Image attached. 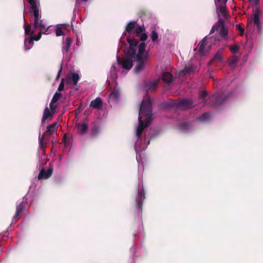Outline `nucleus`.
Returning a JSON list of instances; mask_svg holds the SVG:
<instances>
[{"instance_id": "nucleus-1", "label": "nucleus", "mask_w": 263, "mask_h": 263, "mask_svg": "<svg viewBox=\"0 0 263 263\" xmlns=\"http://www.w3.org/2000/svg\"><path fill=\"white\" fill-rule=\"evenodd\" d=\"M152 102L149 98L144 99L139 112V125L137 129L138 140L141 139L143 131L148 127L152 122Z\"/></svg>"}, {"instance_id": "nucleus-2", "label": "nucleus", "mask_w": 263, "mask_h": 263, "mask_svg": "<svg viewBox=\"0 0 263 263\" xmlns=\"http://www.w3.org/2000/svg\"><path fill=\"white\" fill-rule=\"evenodd\" d=\"M127 41L129 44V48L127 50H124L125 57L121 58L117 57L118 63L123 68L130 70L133 66V62L136 60L137 45L139 41L135 38L127 37Z\"/></svg>"}, {"instance_id": "nucleus-3", "label": "nucleus", "mask_w": 263, "mask_h": 263, "mask_svg": "<svg viewBox=\"0 0 263 263\" xmlns=\"http://www.w3.org/2000/svg\"><path fill=\"white\" fill-rule=\"evenodd\" d=\"M146 44L144 42L141 43L138 46V51L136 56V61L137 62V65L134 70L136 72H139L145 67V63L147 59L146 55H144L145 52Z\"/></svg>"}, {"instance_id": "nucleus-4", "label": "nucleus", "mask_w": 263, "mask_h": 263, "mask_svg": "<svg viewBox=\"0 0 263 263\" xmlns=\"http://www.w3.org/2000/svg\"><path fill=\"white\" fill-rule=\"evenodd\" d=\"M27 198L25 196L24 197L23 201L16 206V212L13 217V222H15L17 221L22 217L24 211L25 206L27 204Z\"/></svg>"}, {"instance_id": "nucleus-5", "label": "nucleus", "mask_w": 263, "mask_h": 263, "mask_svg": "<svg viewBox=\"0 0 263 263\" xmlns=\"http://www.w3.org/2000/svg\"><path fill=\"white\" fill-rule=\"evenodd\" d=\"M145 198V192L143 187H139L135 202L136 208L140 212H142L143 202Z\"/></svg>"}, {"instance_id": "nucleus-6", "label": "nucleus", "mask_w": 263, "mask_h": 263, "mask_svg": "<svg viewBox=\"0 0 263 263\" xmlns=\"http://www.w3.org/2000/svg\"><path fill=\"white\" fill-rule=\"evenodd\" d=\"M227 99V96L223 92L214 94L210 97V100L213 102L211 104L212 106L221 105L226 101Z\"/></svg>"}, {"instance_id": "nucleus-7", "label": "nucleus", "mask_w": 263, "mask_h": 263, "mask_svg": "<svg viewBox=\"0 0 263 263\" xmlns=\"http://www.w3.org/2000/svg\"><path fill=\"white\" fill-rule=\"evenodd\" d=\"M255 2L256 7L253 9V15L252 20L254 23L256 25L257 29L258 31H261V25L259 18L260 10L258 7L259 1H254Z\"/></svg>"}, {"instance_id": "nucleus-8", "label": "nucleus", "mask_w": 263, "mask_h": 263, "mask_svg": "<svg viewBox=\"0 0 263 263\" xmlns=\"http://www.w3.org/2000/svg\"><path fill=\"white\" fill-rule=\"evenodd\" d=\"M33 28L35 29L43 31V33H45L48 30L49 26L44 20L41 19V17H39L37 19L34 20Z\"/></svg>"}, {"instance_id": "nucleus-9", "label": "nucleus", "mask_w": 263, "mask_h": 263, "mask_svg": "<svg viewBox=\"0 0 263 263\" xmlns=\"http://www.w3.org/2000/svg\"><path fill=\"white\" fill-rule=\"evenodd\" d=\"M31 10L32 11L34 19L39 18L40 16V4L39 1H28Z\"/></svg>"}, {"instance_id": "nucleus-10", "label": "nucleus", "mask_w": 263, "mask_h": 263, "mask_svg": "<svg viewBox=\"0 0 263 263\" xmlns=\"http://www.w3.org/2000/svg\"><path fill=\"white\" fill-rule=\"evenodd\" d=\"M31 10L32 11L34 19L39 18L40 16V4L39 1H28Z\"/></svg>"}, {"instance_id": "nucleus-11", "label": "nucleus", "mask_w": 263, "mask_h": 263, "mask_svg": "<svg viewBox=\"0 0 263 263\" xmlns=\"http://www.w3.org/2000/svg\"><path fill=\"white\" fill-rule=\"evenodd\" d=\"M224 21L222 18L219 19V28L220 29V36L224 39V40H227L228 39V29L224 25Z\"/></svg>"}, {"instance_id": "nucleus-12", "label": "nucleus", "mask_w": 263, "mask_h": 263, "mask_svg": "<svg viewBox=\"0 0 263 263\" xmlns=\"http://www.w3.org/2000/svg\"><path fill=\"white\" fill-rule=\"evenodd\" d=\"M222 2V3L217 8L216 11L219 17H220L221 15L224 18H228L229 16L226 8V2L227 1Z\"/></svg>"}, {"instance_id": "nucleus-13", "label": "nucleus", "mask_w": 263, "mask_h": 263, "mask_svg": "<svg viewBox=\"0 0 263 263\" xmlns=\"http://www.w3.org/2000/svg\"><path fill=\"white\" fill-rule=\"evenodd\" d=\"M52 167H50L48 168L47 170H46L45 169L43 168L40 172L37 178L39 180L47 179L52 175Z\"/></svg>"}, {"instance_id": "nucleus-14", "label": "nucleus", "mask_w": 263, "mask_h": 263, "mask_svg": "<svg viewBox=\"0 0 263 263\" xmlns=\"http://www.w3.org/2000/svg\"><path fill=\"white\" fill-rule=\"evenodd\" d=\"M193 106V102L191 100L182 99L179 100V108L184 109H189Z\"/></svg>"}, {"instance_id": "nucleus-15", "label": "nucleus", "mask_w": 263, "mask_h": 263, "mask_svg": "<svg viewBox=\"0 0 263 263\" xmlns=\"http://www.w3.org/2000/svg\"><path fill=\"white\" fill-rule=\"evenodd\" d=\"M72 40L70 37L66 38L64 46L62 48V52L64 55H67L70 51V46L72 44Z\"/></svg>"}, {"instance_id": "nucleus-16", "label": "nucleus", "mask_w": 263, "mask_h": 263, "mask_svg": "<svg viewBox=\"0 0 263 263\" xmlns=\"http://www.w3.org/2000/svg\"><path fill=\"white\" fill-rule=\"evenodd\" d=\"M103 102L100 97H97L96 99L91 101L90 107L97 109H100L102 107Z\"/></svg>"}, {"instance_id": "nucleus-17", "label": "nucleus", "mask_w": 263, "mask_h": 263, "mask_svg": "<svg viewBox=\"0 0 263 263\" xmlns=\"http://www.w3.org/2000/svg\"><path fill=\"white\" fill-rule=\"evenodd\" d=\"M196 67H195L192 64H189L188 65H185L181 72L185 75H189L192 73L195 72L196 71Z\"/></svg>"}, {"instance_id": "nucleus-18", "label": "nucleus", "mask_w": 263, "mask_h": 263, "mask_svg": "<svg viewBox=\"0 0 263 263\" xmlns=\"http://www.w3.org/2000/svg\"><path fill=\"white\" fill-rule=\"evenodd\" d=\"M58 124L57 122L52 123L47 127V132L48 133V139L55 132L57 129Z\"/></svg>"}, {"instance_id": "nucleus-19", "label": "nucleus", "mask_w": 263, "mask_h": 263, "mask_svg": "<svg viewBox=\"0 0 263 263\" xmlns=\"http://www.w3.org/2000/svg\"><path fill=\"white\" fill-rule=\"evenodd\" d=\"M223 48L218 49L213 58L209 62V64H212L214 62H220L222 60Z\"/></svg>"}, {"instance_id": "nucleus-20", "label": "nucleus", "mask_w": 263, "mask_h": 263, "mask_svg": "<svg viewBox=\"0 0 263 263\" xmlns=\"http://www.w3.org/2000/svg\"><path fill=\"white\" fill-rule=\"evenodd\" d=\"M80 79L79 76L77 73H73L71 76H69L67 80L66 83L68 84L71 83L72 82L74 85H77L78 84V81Z\"/></svg>"}, {"instance_id": "nucleus-21", "label": "nucleus", "mask_w": 263, "mask_h": 263, "mask_svg": "<svg viewBox=\"0 0 263 263\" xmlns=\"http://www.w3.org/2000/svg\"><path fill=\"white\" fill-rule=\"evenodd\" d=\"M162 79L165 83H171L173 81V77L171 73L165 72L162 73Z\"/></svg>"}, {"instance_id": "nucleus-22", "label": "nucleus", "mask_w": 263, "mask_h": 263, "mask_svg": "<svg viewBox=\"0 0 263 263\" xmlns=\"http://www.w3.org/2000/svg\"><path fill=\"white\" fill-rule=\"evenodd\" d=\"M53 114L54 113L51 112L48 107H46L44 109V114L42 119V123H43L48 118L52 117Z\"/></svg>"}, {"instance_id": "nucleus-23", "label": "nucleus", "mask_w": 263, "mask_h": 263, "mask_svg": "<svg viewBox=\"0 0 263 263\" xmlns=\"http://www.w3.org/2000/svg\"><path fill=\"white\" fill-rule=\"evenodd\" d=\"M238 61V58L236 55H233L228 60L229 65L233 68H234L236 67Z\"/></svg>"}, {"instance_id": "nucleus-24", "label": "nucleus", "mask_w": 263, "mask_h": 263, "mask_svg": "<svg viewBox=\"0 0 263 263\" xmlns=\"http://www.w3.org/2000/svg\"><path fill=\"white\" fill-rule=\"evenodd\" d=\"M192 128V124L188 122H183L178 125V129L181 132H185Z\"/></svg>"}, {"instance_id": "nucleus-25", "label": "nucleus", "mask_w": 263, "mask_h": 263, "mask_svg": "<svg viewBox=\"0 0 263 263\" xmlns=\"http://www.w3.org/2000/svg\"><path fill=\"white\" fill-rule=\"evenodd\" d=\"M76 127L79 132L81 134H85L88 129V126L86 123H77Z\"/></svg>"}, {"instance_id": "nucleus-26", "label": "nucleus", "mask_w": 263, "mask_h": 263, "mask_svg": "<svg viewBox=\"0 0 263 263\" xmlns=\"http://www.w3.org/2000/svg\"><path fill=\"white\" fill-rule=\"evenodd\" d=\"M206 45V39L204 38L199 44V49L198 51L201 55H204L205 52L204 49Z\"/></svg>"}, {"instance_id": "nucleus-27", "label": "nucleus", "mask_w": 263, "mask_h": 263, "mask_svg": "<svg viewBox=\"0 0 263 263\" xmlns=\"http://www.w3.org/2000/svg\"><path fill=\"white\" fill-rule=\"evenodd\" d=\"M47 140L45 138V135L43 134L41 138H39V145L42 151H44L45 147L47 144Z\"/></svg>"}, {"instance_id": "nucleus-28", "label": "nucleus", "mask_w": 263, "mask_h": 263, "mask_svg": "<svg viewBox=\"0 0 263 263\" xmlns=\"http://www.w3.org/2000/svg\"><path fill=\"white\" fill-rule=\"evenodd\" d=\"M25 33L26 35H33L35 32V29L31 30V26L28 24L25 23L24 24Z\"/></svg>"}, {"instance_id": "nucleus-29", "label": "nucleus", "mask_w": 263, "mask_h": 263, "mask_svg": "<svg viewBox=\"0 0 263 263\" xmlns=\"http://www.w3.org/2000/svg\"><path fill=\"white\" fill-rule=\"evenodd\" d=\"M166 107H176L179 108V100H171L168 102L164 103Z\"/></svg>"}, {"instance_id": "nucleus-30", "label": "nucleus", "mask_w": 263, "mask_h": 263, "mask_svg": "<svg viewBox=\"0 0 263 263\" xmlns=\"http://www.w3.org/2000/svg\"><path fill=\"white\" fill-rule=\"evenodd\" d=\"M137 22L136 21H131L130 22L126 27V31H127L128 33H130L132 30L134 29L136 27V24Z\"/></svg>"}, {"instance_id": "nucleus-31", "label": "nucleus", "mask_w": 263, "mask_h": 263, "mask_svg": "<svg viewBox=\"0 0 263 263\" xmlns=\"http://www.w3.org/2000/svg\"><path fill=\"white\" fill-rule=\"evenodd\" d=\"M42 33H43V31H40L37 35H34V34L32 35L31 37L29 39V42L31 43L33 40L36 41H39L41 39Z\"/></svg>"}, {"instance_id": "nucleus-32", "label": "nucleus", "mask_w": 263, "mask_h": 263, "mask_svg": "<svg viewBox=\"0 0 263 263\" xmlns=\"http://www.w3.org/2000/svg\"><path fill=\"white\" fill-rule=\"evenodd\" d=\"M145 30L144 26H139L136 28L135 32H134V34H135L136 36L140 34L143 33Z\"/></svg>"}, {"instance_id": "nucleus-33", "label": "nucleus", "mask_w": 263, "mask_h": 263, "mask_svg": "<svg viewBox=\"0 0 263 263\" xmlns=\"http://www.w3.org/2000/svg\"><path fill=\"white\" fill-rule=\"evenodd\" d=\"M158 85V82L157 81H153L149 83L148 89L151 91H154L157 88Z\"/></svg>"}, {"instance_id": "nucleus-34", "label": "nucleus", "mask_w": 263, "mask_h": 263, "mask_svg": "<svg viewBox=\"0 0 263 263\" xmlns=\"http://www.w3.org/2000/svg\"><path fill=\"white\" fill-rule=\"evenodd\" d=\"M62 96V95L61 93L56 92L53 95V97H52L51 102H52V103H56L59 100V99L61 98Z\"/></svg>"}, {"instance_id": "nucleus-35", "label": "nucleus", "mask_w": 263, "mask_h": 263, "mask_svg": "<svg viewBox=\"0 0 263 263\" xmlns=\"http://www.w3.org/2000/svg\"><path fill=\"white\" fill-rule=\"evenodd\" d=\"M229 48H230L231 52L232 53L235 54L237 52H238L239 49V46L237 44H235L234 45H232V46H230Z\"/></svg>"}, {"instance_id": "nucleus-36", "label": "nucleus", "mask_w": 263, "mask_h": 263, "mask_svg": "<svg viewBox=\"0 0 263 263\" xmlns=\"http://www.w3.org/2000/svg\"><path fill=\"white\" fill-rule=\"evenodd\" d=\"M25 50H29L31 48V46L33 45V41H32L31 43H30L29 42V39H26L25 40Z\"/></svg>"}, {"instance_id": "nucleus-37", "label": "nucleus", "mask_w": 263, "mask_h": 263, "mask_svg": "<svg viewBox=\"0 0 263 263\" xmlns=\"http://www.w3.org/2000/svg\"><path fill=\"white\" fill-rule=\"evenodd\" d=\"M151 36L153 42H156L158 39V33L155 30L152 31Z\"/></svg>"}, {"instance_id": "nucleus-38", "label": "nucleus", "mask_w": 263, "mask_h": 263, "mask_svg": "<svg viewBox=\"0 0 263 263\" xmlns=\"http://www.w3.org/2000/svg\"><path fill=\"white\" fill-rule=\"evenodd\" d=\"M137 37H139V40L141 41H145L147 39V35L146 33H142L141 34H139L137 36Z\"/></svg>"}, {"instance_id": "nucleus-39", "label": "nucleus", "mask_w": 263, "mask_h": 263, "mask_svg": "<svg viewBox=\"0 0 263 263\" xmlns=\"http://www.w3.org/2000/svg\"><path fill=\"white\" fill-rule=\"evenodd\" d=\"M210 117V114L209 112L203 113L200 117L199 119L201 121H205L208 120Z\"/></svg>"}, {"instance_id": "nucleus-40", "label": "nucleus", "mask_w": 263, "mask_h": 263, "mask_svg": "<svg viewBox=\"0 0 263 263\" xmlns=\"http://www.w3.org/2000/svg\"><path fill=\"white\" fill-rule=\"evenodd\" d=\"M236 29L240 31L239 34L240 36H242L245 32L244 28L241 27L240 24H238L236 25Z\"/></svg>"}, {"instance_id": "nucleus-41", "label": "nucleus", "mask_w": 263, "mask_h": 263, "mask_svg": "<svg viewBox=\"0 0 263 263\" xmlns=\"http://www.w3.org/2000/svg\"><path fill=\"white\" fill-rule=\"evenodd\" d=\"M64 81L65 79L64 78H62L61 80V82L59 86V87L58 88V90L59 91H61L64 90Z\"/></svg>"}, {"instance_id": "nucleus-42", "label": "nucleus", "mask_w": 263, "mask_h": 263, "mask_svg": "<svg viewBox=\"0 0 263 263\" xmlns=\"http://www.w3.org/2000/svg\"><path fill=\"white\" fill-rule=\"evenodd\" d=\"M219 29V21L218 22H217L216 23H215L213 26L212 27L211 31H210V34H212L213 33L215 30H217Z\"/></svg>"}, {"instance_id": "nucleus-43", "label": "nucleus", "mask_w": 263, "mask_h": 263, "mask_svg": "<svg viewBox=\"0 0 263 263\" xmlns=\"http://www.w3.org/2000/svg\"><path fill=\"white\" fill-rule=\"evenodd\" d=\"M54 103H52V102H51L49 104L50 111L53 113H54V111L57 107V106L54 104Z\"/></svg>"}, {"instance_id": "nucleus-44", "label": "nucleus", "mask_w": 263, "mask_h": 263, "mask_svg": "<svg viewBox=\"0 0 263 263\" xmlns=\"http://www.w3.org/2000/svg\"><path fill=\"white\" fill-rule=\"evenodd\" d=\"M98 130H99V129L97 126H93L91 129L92 135L93 136H97V135L98 133Z\"/></svg>"}, {"instance_id": "nucleus-45", "label": "nucleus", "mask_w": 263, "mask_h": 263, "mask_svg": "<svg viewBox=\"0 0 263 263\" xmlns=\"http://www.w3.org/2000/svg\"><path fill=\"white\" fill-rule=\"evenodd\" d=\"M63 31L61 27H57L55 30V34L58 36H61L63 34Z\"/></svg>"}, {"instance_id": "nucleus-46", "label": "nucleus", "mask_w": 263, "mask_h": 263, "mask_svg": "<svg viewBox=\"0 0 263 263\" xmlns=\"http://www.w3.org/2000/svg\"><path fill=\"white\" fill-rule=\"evenodd\" d=\"M208 95V93L205 91H202L200 93V98L204 99Z\"/></svg>"}, {"instance_id": "nucleus-47", "label": "nucleus", "mask_w": 263, "mask_h": 263, "mask_svg": "<svg viewBox=\"0 0 263 263\" xmlns=\"http://www.w3.org/2000/svg\"><path fill=\"white\" fill-rule=\"evenodd\" d=\"M81 1H76L75 4V10L78 9L80 7H81Z\"/></svg>"}, {"instance_id": "nucleus-48", "label": "nucleus", "mask_w": 263, "mask_h": 263, "mask_svg": "<svg viewBox=\"0 0 263 263\" xmlns=\"http://www.w3.org/2000/svg\"><path fill=\"white\" fill-rule=\"evenodd\" d=\"M62 71V66H61L60 68L58 71L57 78H56V80H58L59 79V78L60 77Z\"/></svg>"}, {"instance_id": "nucleus-49", "label": "nucleus", "mask_w": 263, "mask_h": 263, "mask_svg": "<svg viewBox=\"0 0 263 263\" xmlns=\"http://www.w3.org/2000/svg\"><path fill=\"white\" fill-rule=\"evenodd\" d=\"M110 98L116 99L117 98V93L115 92H112L110 96Z\"/></svg>"}]
</instances>
